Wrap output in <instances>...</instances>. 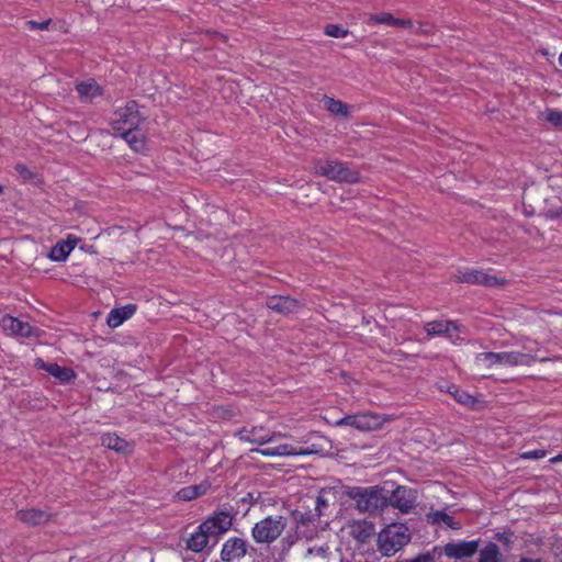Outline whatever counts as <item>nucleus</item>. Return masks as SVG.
I'll use <instances>...</instances> for the list:
<instances>
[{
	"label": "nucleus",
	"instance_id": "obj_1",
	"mask_svg": "<svg viewBox=\"0 0 562 562\" xmlns=\"http://www.w3.org/2000/svg\"><path fill=\"white\" fill-rule=\"evenodd\" d=\"M232 524L233 518L227 512H216L203 520L187 538V549L194 553L202 552L207 547L211 538L217 539L231 529Z\"/></svg>",
	"mask_w": 562,
	"mask_h": 562
},
{
	"label": "nucleus",
	"instance_id": "obj_2",
	"mask_svg": "<svg viewBox=\"0 0 562 562\" xmlns=\"http://www.w3.org/2000/svg\"><path fill=\"white\" fill-rule=\"evenodd\" d=\"M313 173L325 177L338 183H358L360 173L350 167L346 161L337 159H315L313 161Z\"/></svg>",
	"mask_w": 562,
	"mask_h": 562
},
{
	"label": "nucleus",
	"instance_id": "obj_3",
	"mask_svg": "<svg viewBox=\"0 0 562 562\" xmlns=\"http://www.w3.org/2000/svg\"><path fill=\"white\" fill-rule=\"evenodd\" d=\"M347 495L355 502L356 508L362 513H375L389 506V497L378 485L353 486L348 490Z\"/></svg>",
	"mask_w": 562,
	"mask_h": 562
},
{
	"label": "nucleus",
	"instance_id": "obj_4",
	"mask_svg": "<svg viewBox=\"0 0 562 562\" xmlns=\"http://www.w3.org/2000/svg\"><path fill=\"white\" fill-rule=\"evenodd\" d=\"M475 361L477 364L487 369L493 367H530L537 358L531 353L520 351H502V352H481L476 355Z\"/></svg>",
	"mask_w": 562,
	"mask_h": 562
},
{
	"label": "nucleus",
	"instance_id": "obj_5",
	"mask_svg": "<svg viewBox=\"0 0 562 562\" xmlns=\"http://www.w3.org/2000/svg\"><path fill=\"white\" fill-rule=\"evenodd\" d=\"M411 541V533L404 524H391L379 532L378 547L383 555L390 557Z\"/></svg>",
	"mask_w": 562,
	"mask_h": 562
},
{
	"label": "nucleus",
	"instance_id": "obj_6",
	"mask_svg": "<svg viewBox=\"0 0 562 562\" xmlns=\"http://www.w3.org/2000/svg\"><path fill=\"white\" fill-rule=\"evenodd\" d=\"M392 420L391 416L372 412H362L346 415L335 422L337 427H351L360 431H373L380 429L385 423Z\"/></svg>",
	"mask_w": 562,
	"mask_h": 562
},
{
	"label": "nucleus",
	"instance_id": "obj_7",
	"mask_svg": "<svg viewBox=\"0 0 562 562\" xmlns=\"http://www.w3.org/2000/svg\"><path fill=\"white\" fill-rule=\"evenodd\" d=\"M145 120L139 113V104L135 100H130L124 106L117 108L111 120V126L114 132L123 134L137 130Z\"/></svg>",
	"mask_w": 562,
	"mask_h": 562
},
{
	"label": "nucleus",
	"instance_id": "obj_8",
	"mask_svg": "<svg viewBox=\"0 0 562 562\" xmlns=\"http://www.w3.org/2000/svg\"><path fill=\"white\" fill-rule=\"evenodd\" d=\"M285 527L286 519L283 516H268L254 525L251 537L257 543L270 544L282 535Z\"/></svg>",
	"mask_w": 562,
	"mask_h": 562
},
{
	"label": "nucleus",
	"instance_id": "obj_9",
	"mask_svg": "<svg viewBox=\"0 0 562 562\" xmlns=\"http://www.w3.org/2000/svg\"><path fill=\"white\" fill-rule=\"evenodd\" d=\"M304 505H306V509H296L293 512V517L296 522V533L300 538L312 540L317 536L318 531L323 529L321 516L308 503H304Z\"/></svg>",
	"mask_w": 562,
	"mask_h": 562
},
{
	"label": "nucleus",
	"instance_id": "obj_10",
	"mask_svg": "<svg viewBox=\"0 0 562 562\" xmlns=\"http://www.w3.org/2000/svg\"><path fill=\"white\" fill-rule=\"evenodd\" d=\"M454 280L459 283H470L484 285L487 288H498L506 283L505 279L497 276L490 274L479 269H459L454 274Z\"/></svg>",
	"mask_w": 562,
	"mask_h": 562
},
{
	"label": "nucleus",
	"instance_id": "obj_11",
	"mask_svg": "<svg viewBox=\"0 0 562 562\" xmlns=\"http://www.w3.org/2000/svg\"><path fill=\"white\" fill-rule=\"evenodd\" d=\"M417 493L415 490L406 486H397L389 497V505L397 508L403 514H408L416 506Z\"/></svg>",
	"mask_w": 562,
	"mask_h": 562
},
{
	"label": "nucleus",
	"instance_id": "obj_12",
	"mask_svg": "<svg viewBox=\"0 0 562 562\" xmlns=\"http://www.w3.org/2000/svg\"><path fill=\"white\" fill-rule=\"evenodd\" d=\"M480 540L449 542L443 547V554L450 559L471 558L477 552Z\"/></svg>",
	"mask_w": 562,
	"mask_h": 562
},
{
	"label": "nucleus",
	"instance_id": "obj_13",
	"mask_svg": "<svg viewBox=\"0 0 562 562\" xmlns=\"http://www.w3.org/2000/svg\"><path fill=\"white\" fill-rule=\"evenodd\" d=\"M247 553V542L239 537L228 538L222 546L221 559L223 562H236Z\"/></svg>",
	"mask_w": 562,
	"mask_h": 562
},
{
	"label": "nucleus",
	"instance_id": "obj_14",
	"mask_svg": "<svg viewBox=\"0 0 562 562\" xmlns=\"http://www.w3.org/2000/svg\"><path fill=\"white\" fill-rule=\"evenodd\" d=\"M240 441L256 443V445H265L272 441L273 436L269 430L259 426L252 427H244L238 430L235 435Z\"/></svg>",
	"mask_w": 562,
	"mask_h": 562
},
{
	"label": "nucleus",
	"instance_id": "obj_15",
	"mask_svg": "<svg viewBox=\"0 0 562 562\" xmlns=\"http://www.w3.org/2000/svg\"><path fill=\"white\" fill-rule=\"evenodd\" d=\"M254 451L265 457L308 456L312 453V451L308 449L289 443L258 448Z\"/></svg>",
	"mask_w": 562,
	"mask_h": 562
},
{
	"label": "nucleus",
	"instance_id": "obj_16",
	"mask_svg": "<svg viewBox=\"0 0 562 562\" xmlns=\"http://www.w3.org/2000/svg\"><path fill=\"white\" fill-rule=\"evenodd\" d=\"M335 499V493L330 488H322L317 495H308L303 503H308L322 517L327 515L330 504Z\"/></svg>",
	"mask_w": 562,
	"mask_h": 562
},
{
	"label": "nucleus",
	"instance_id": "obj_17",
	"mask_svg": "<svg viewBox=\"0 0 562 562\" xmlns=\"http://www.w3.org/2000/svg\"><path fill=\"white\" fill-rule=\"evenodd\" d=\"M35 367L38 370H43L50 375L58 379L60 382H69L75 379L76 374L72 369L67 367H61L55 362H45L42 358H37L35 360Z\"/></svg>",
	"mask_w": 562,
	"mask_h": 562
},
{
	"label": "nucleus",
	"instance_id": "obj_18",
	"mask_svg": "<svg viewBox=\"0 0 562 562\" xmlns=\"http://www.w3.org/2000/svg\"><path fill=\"white\" fill-rule=\"evenodd\" d=\"M268 308L282 314L294 313L300 307V302L290 296L273 295L267 300Z\"/></svg>",
	"mask_w": 562,
	"mask_h": 562
},
{
	"label": "nucleus",
	"instance_id": "obj_19",
	"mask_svg": "<svg viewBox=\"0 0 562 562\" xmlns=\"http://www.w3.org/2000/svg\"><path fill=\"white\" fill-rule=\"evenodd\" d=\"M374 533V524L366 519L353 521L350 525L349 535L359 543L368 542Z\"/></svg>",
	"mask_w": 562,
	"mask_h": 562
},
{
	"label": "nucleus",
	"instance_id": "obj_20",
	"mask_svg": "<svg viewBox=\"0 0 562 562\" xmlns=\"http://www.w3.org/2000/svg\"><path fill=\"white\" fill-rule=\"evenodd\" d=\"M137 311L135 304H126L121 307L111 310L106 317V324L111 328L121 326L125 321L130 319Z\"/></svg>",
	"mask_w": 562,
	"mask_h": 562
},
{
	"label": "nucleus",
	"instance_id": "obj_21",
	"mask_svg": "<svg viewBox=\"0 0 562 562\" xmlns=\"http://www.w3.org/2000/svg\"><path fill=\"white\" fill-rule=\"evenodd\" d=\"M210 488H211V482L209 480H203L199 484H193V485L181 487L176 493V497L179 501H184V502L193 501V499H196L198 497L205 495L210 491Z\"/></svg>",
	"mask_w": 562,
	"mask_h": 562
},
{
	"label": "nucleus",
	"instance_id": "obj_22",
	"mask_svg": "<svg viewBox=\"0 0 562 562\" xmlns=\"http://www.w3.org/2000/svg\"><path fill=\"white\" fill-rule=\"evenodd\" d=\"M76 91L82 102H89L103 94L102 87L94 80L89 79L76 85Z\"/></svg>",
	"mask_w": 562,
	"mask_h": 562
},
{
	"label": "nucleus",
	"instance_id": "obj_23",
	"mask_svg": "<svg viewBox=\"0 0 562 562\" xmlns=\"http://www.w3.org/2000/svg\"><path fill=\"white\" fill-rule=\"evenodd\" d=\"M16 517L24 524L37 526L47 522L50 514L37 508H27L18 510Z\"/></svg>",
	"mask_w": 562,
	"mask_h": 562
},
{
	"label": "nucleus",
	"instance_id": "obj_24",
	"mask_svg": "<svg viewBox=\"0 0 562 562\" xmlns=\"http://www.w3.org/2000/svg\"><path fill=\"white\" fill-rule=\"evenodd\" d=\"M424 328L429 337H435L458 330V325L452 321H432L427 322Z\"/></svg>",
	"mask_w": 562,
	"mask_h": 562
},
{
	"label": "nucleus",
	"instance_id": "obj_25",
	"mask_svg": "<svg viewBox=\"0 0 562 562\" xmlns=\"http://www.w3.org/2000/svg\"><path fill=\"white\" fill-rule=\"evenodd\" d=\"M120 135L134 151L143 153L146 149V137L138 128Z\"/></svg>",
	"mask_w": 562,
	"mask_h": 562
},
{
	"label": "nucleus",
	"instance_id": "obj_26",
	"mask_svg": "<svg viewBox=\"0 0 562 562\" xmlns=\"http://www.w3.org/2000/svg\"><path fill=\"white\" fill-rule=\"evenodd\" d=\"M477 562H504V557L494 542H488L480 550Z\"/></svg>",
	"mask_w": 562,
	"mask_h": 562
},
{
	"label": "nucleus",
	"instance_id": "obj_27",
	"mask_svg": "<svg viewBox=\"0 0 562 562\" xmlns=\"http://www.w3.org/2000/svg\"><path fill=\"white\" fill-rule=\"evenodd\" d=\"M101 445L116 452H125L128 443L116 434L108 432L101 436Z\"/></svg>",
	"mask_w": 562,
	"mask_h": 562
},
{
	"label": "nucleus",
	"instance_id": "obj_28",
	"mask_svg": "<svg viewBox=\"0 0 562 562\" xmlns=\"http://www.w3.org/2000/svg\"><path fill=\"white\" fill-rule=\"evenodd\" d=\"M428 521L434 525L445 524L451 529H459L460 524L457 522L452 516L447 514L445 510H435L427 515Z\"/></svg>",
	"mask_w": 562,
	"mask_h": 562
},
{
	"label": "nucleus",
	"instance_id": "obj_29",
	"mask_svg": "<svg viewBox=\"0 0 562 562\" xmlns=\"http://www.w3.org/2000/svg\"><path fill=\"white\" fill-rule=\"evenodd\" d=\"M447 391L458 403L464 406L473 407L477 403L474 396H472L469 392L459 389L454 384H451Z\"/></svg>",
	"mask_w": 562,
	"mask_h": 562
},
{
	"label": "nucleus",
	"instance_id": "obj_30",
	"mask_svg": "<svg viewBox=\"0 0 562 562\" xmlns=\"http://www.w3.org/2000/svg\"><path fill=\"white\" fill-rule=\"evenodd\" d=\"M324 103H325L326 109L335 115H340L344 117H347L350 115V111H349L347 104H345L340 100H336L330 97H325Z\"/></svg>",
	"mask_w": 562,
	"mask_h": 562
},
{
	"label": "nucleus",
	"instance_id": "obj_31",
	"mask_svg": "<svg viewBox=\"0 0 562 562\" xmlns=\"http://www.w3.org/2000/svg\"><path fill=\"white\" fill-rule=\"evenodd\" d=\"M67 246H64L61 241H57L55 246L52 247L48 258L52 261L63 262L66 261L68 256L70 255V251L66 248Z\"/></svg>",
	"mask_w": 562,
	"mask_h": 562
},
{
	"label": "nucleus",
	"instance_id": "obj_32",
	"mask_svg": "<svg viewBox=\"0 0 562 562\" xmlns=\"http://www.w3.org/2000/svg\"><path fill=\"white\" fill-rule=\"evenodd\" d=\"M20 323H21V321L19 318H15L10 315H4L0 319V325L3 329V331L10 336H16Z\"/></svg>",
	"mask_w": 562,
	"mask_h": 562
},
{
	"label": "nucleus",
	"instance_id": "obj_33",
	"mask_svg": "<svg viewBox=\"0 0 562 562\" xmlns=\"http://www.w3.org/2000/svg\"><path fill=\"white\" fill-rule=\"evenodd\" d=\"M494 539L501 542L506 551H510L514 543V532L509 529L502 532H496Z\"/></svg>",
	"mask_w": 562,
	"mask_h": 562
},
{
	"label": "nucleus",
	"instance_id": "obj_34",
	"mask_svg": "<svg viewBox=\"0 0 562 562\" xmlns=\"http://www.w3.org/2000/svg\"><path fill=\"white\" fill-rule=\"evenodd\" d=\"M369 21L374 24H385L393 26L394 16L387 12L374 13L370 15Z\"/></svg>",
	"mask_w": 562,
	"mask_h": 562
},
{
	"label": "nucleus",
	"instance_id": "obj_35",
	"mask_svg": "<svg viewBox=\"0 0 562 562\" xmlns=\"http://www.w3.org/2000/svg\"><path fill=\"white\" fill-rule=\"evenodd\" d=\"M325 34L330 37L341 38L348 35V30L338 24H327L325 26Z\"/></svg>",
	"mask_w": 562,
	"mask_h": 562
},
{
	"label": "nucleus",
	"instance_id": "obj_36",
	"mask_svg": "<svg viewBox=\"0 0 562 562\" xmlns=\"http://www.w3.org/2000/svg\"><path fill=\"white\" fill-rule=\"evenodd\" d=\"M546 121L555 127H562V112L555 109H548L546 112Z\"/></svg>",
	"mask_w": 562,
	"mask_h": 562
},
{
	"label": "nucleus",
	"instance_id": "obj_37",
	"mask_svg": "<svg viewBox=\"0 0 562 562\" xmlns=\"http://www.w3.org/2000/svg\"><path fill=\"white\" fill-rule=\"evenodd\" d=\"M36 328L26 322H22L19 325L16 336L30 338L35 336Z\"/></svg>",
	"mask_w": 562,
	"mask_h": 562
},
{
	"label": "nucleus",
	"instance_id": "obj_38",
	"mask_svg": "<svg viewBox=\"0 0 562 562\" xmlns=\"http://www.w3.org/2000/svg\"><path fill=\"white\" fill-rule=\"evenodd\" d=\"M329 553V547L328 546H319V547H311L307 549L306 557L313 555V557H319V558H327Z\"/></svg>",
	"mask_w": 562,
	"mask_h": 562
},
{
	"label": "nucleus",
	"instance_id": "obj_39",
	"mask_svg": "<svg viewBox=\"0 0 562 562\" xmlns=\"http://www.w3.org/2000/svg\"><path fill=\"white\" fill-rule=\"evenodd\" d=\"M547 454V451L543 450V449H535V450H529V451H525L521 453V458L522 459H528V460H538V459H542L544 458Z\"/></svg>",
	"mask_w": 562,
	"mask_h": 562
},
{
	"label": "nucleus",
	"instance_id": "obj_40",
	"mask_svg": "<svg viewBox=\"0 0 562 562\" xmlns=\"http://www.w3.org/2000/svg\"><path fill=\"white\" fill-rule=\"evenodd\" d=\"M52 20L50 19H47L43 22H36L34 20H29L26 21V25L29 26L30 30H47L49 27V24H50Z\"/></svg>",
	"mask_w": 562,
	"mask_h": 562
},
{
	"label": "nucleus",
	"instance_id": "obj_41",
	"mask_svg": "<svg viewBox=\"0 0 562 562\" xmlns=\"http://www.w3.org/2000/svg\"><path fill=\"white\" fill-rule=\"evenodd\" d=\"M60 241L64 246H68L66 248L71 252L75 249V247L78 245V243L80 241V238L77 237L76 235L69 234L66 237V239H61Z\"/></svg>",
	"mask_w": 562,
	"mask_h": 562
},
{
	"label": "nucleus",
	"instance_id": "obj_42",
	"mask_svg": "<svg viewBox=\"0 0 562 562\" xmlns=\"http://www.w3.org/2000/svg\"><path fill=\"white\" fill-rule=\"evenodd\" d=\"M406 562H436V558L434 553L428 551L426 553L418 554L417 557L407 560Z\"/></svg>",
	"mask_w": 562,
	"mask_h": 562
},
{
	"label": "nucleus",
	"instance_id": "obj_43",
	"mask_svg": "<svg viewBox=\"0 0 562 562\" xmlns=\"http://www.w3.org/2000/svg\"><path fill=\"white\" fill-rule=\"evenodd\" d=\"M413 22L409 19H398L394 16V23L393 26L402 27V29H409L412 27Z\"/></svg>",
	"mask_w": 562,
	"mask_h": 562
},
{
	"label": "nucleus",
	"instance_id": "obj_44",
	"mask_svg": "<svg viewBox=\"0 0 562 562\" xmlns=\"http://www.w3.org/2000/svg\"><path fill=\"white\" fill-rule=\"evenodd\" d=\"M551 463L562 462V453L550 459Z\"/></svg>",
	"mask_w": 562,
	"mask_h": 562
},
{
	"label": "nucleus",
	"instance_id": "obj_45",
	"mask_svg": "<svg viewBox=\"0 0 562 562\" xmlns=\"http://www.w3.org/2000/svg\"><path fill=\"white\" fill-rule=\"evenodd\" d=\"M15 169L20 173H23L26 170V167L24 165H16Z\"/></svg>",
	"mask_w": 562,
	"mask_h": 562
},
{
	"label": "nucleus",
	"instance_id": "obj_46",
	"mask_svg": "<svg viewBox=\"0 0 562 562\" xmlns=\"http://www.w3.org/2000/svg\"><path fill=\"white\" fill-rule=\"evenodd\" d=\"M559 63H560V65L562 66V53H561V54H560V56H559Z\"/></svg>",
	"mask_w": 562,
	"mask_h": 562
},
{
	"label": "nucleus",
	"instance_id": "obj_47",
	"mask_svg": "<svg viewBox=\"0 0 562 562\" xmlns=\"http://www.w3.org/2000/svg\"><path fill=\"white\" fill-rule=\"evenodd\" d=\"M221 38L223 40V42L226 41V36H224V35H221Z\"/></svg>",
	"mask_w": 562,
	"mask_h": 562
},
{
	"label": "nucleus",
	"instance_id": "obj_48",
	"mask_svg": "<svg viewBox=\"0 0 562 562\" xmlns=\"http://www.w3.org/2000/svg\"><path fill=\"white\" fill-rule=\"evenodd\" d=\"M3 192V186H0V193Z\"/></svg>",
	"mask_w": 562,
	"mask_h": 562
},
{
	"label": "nucleus",
	"instance_id": "obj_49",
	"mask_svg": "<svg viewBox=\"0 0 562 562\" xmlns=\"http://www.w3.org/2000/svg\"><path fill=\"white\" fill-rule=\"evenodd\" d=\"M340 562H350V561H348V560H344V559H342Z\"/></svg>",
	"mask_w": 562,
	"mask_h": 562
}]
</instances>
